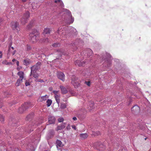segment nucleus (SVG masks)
<instances>
[{
    "mask_svg": "<svg viewBox=\"0 0 151 151\" xmlns=\"http://www.w3.org/2000/svg\"><path fill=\"white\" fill-rule=\"evenodd\" d=\"M29 35L30 41L33 43L35 42L38 39L37 38L39 36V33L37 30L34 29L29 34Z\"/></svg>",
    "mask_w": 151,
    "mask_h": 151,
    "instance_id": "f257e3e1",
    "label": "nucleus"
},
{
    "mask_svg": "<svg viewBox=\"0 0 151 151\" xmlns=\"http://www.w3.org/2000/svg\"><path fill=\"white\" fill-rule=\"evenodd\" d=\"M32 106V105L30 103H25L24 104H22L21 106L19 108V112L20 113H22L29 107Z\"/></svg>",
    "mask_w": 151,
    "mask_h": 151,
    "instance_id": "f03ea898",
    "label": "nucleus"
},
{
    "mask_svg": "<svg viewBox=\"0 0 151 151\" xmlns=\"http://www.w3.org/2000/svg\"><path fill=\"white\" fill-rule=\"evenodd\" d=\"M29 17V13L27 11L24 13L22 18L21 21V23L24 25L27 22L28 19Z\"/></svg>",
    "mask_w": 151,
    "mask_h": 151,
    "instance_id": "7ed1b4c3",
    "label": "nucleus"
},
{
    "mask_svg": "<svg viewBox=\"0 0 151 151\" xmlns=\"http://www.w3.org/2000/svg\"><path fill=\"white\" fill-rule=\"evenodd\" d=\"M19 25V23L17 22H13L11 23V27L14 30H16L18 32L20 30Z\"/></svg>",
    "mask_w": 151,
    "mask_h": 151,
    "instance_id": "20e7f679",
    "label": "nucleus"
},
{
    "mask_svg": "<svg viewBox=\"0 0 151 151\" xmlns=\"http://www.w3.org/2000/svg\"><path fill=\"white\" fill-rule=\"evenodd\" d=\"M71 83L75 87H77L79 85V81L78 78L75 76L72 77Z\"/></svg>",
    "mask_w": 151,
    "mask_h": 151,
    "instance_id": "39448f33",
    "label": "nucleus"
},
{
    "mask_svg": "<svg viewBox=\"0 0 151 151\" xmlns=\"http://www.w3.org/2000/svg\"><path fill=\"white\" fill-rule=\"evenodd\" d=\"M58 78L64 82L65 80V75L64 73L61 72H58L57 74Z\"/></svg>",
    "mask_w": 151,
    "mask_h": 151,
    "instance_id": "423d86ee",
    "label": "nucleus"
},
{
    "mask_svg": "<svg viewBox=\"0 0 151 151\" xmlns=\"http://www.w3.org/2000/svg\"><path fill=\"white\" fill-rule=\"evenodd\" d=\"M131 110L134 113H138L140 111V108L138 106L135 105L132 108Z\"/></svg>",
    "mask_w": 151,
    "mask_h": 151,
    "instance_id": "0eeeda50",
    "label": "nucleus"
},
{
    "mask_svg": "<svg viewBox=\"0 0 151 151\" xmlns=\"http://www.w3.org/2000/svg\"><path fill=\"white\" fill-rule=\"evenodd\" d=\"M16 52V50H14V48L13 47H10L9 48L8 50L7 55H10L11 53H12V55H13L15 54Z\"/></svg>",
    "mask_w": 151,
    "mask_h": 151,
    "instance_id": "6e6552de",
    "label": "nucleus"
},
{
    "mask_svg": "<svg viewBox=\"0 0 151 151\" xmlns=\"http://www.w3.org/2000/svg\"><path fill=\"white\" fill-rule=\"evenodd\" d=\"M86 63V62L82 61L81 62L79 60H76L75 62V64L77 65H78L79 66H84L85 63Z\"/></svg>",
    "mask_w": 151,
    "mask_h": 151,
    "instance_id": "1a4fd4ad",
    "label": "nucleus"
},
{
    "mask_svg": "<svg viewBox=\"0 0 151 151\" xmlns=\"http://www.w3.org/2000/svg\"><path fill=\"white\" fill-rule=\"evenodd\" d=\"M60 87L61 90V93L63 94H65L68 93L67 89L62 85L60 86Z\"/></svg>",
    "mask_w": 151,
    "mask_h": 151,
    "instance_id": "9d476101",
    "label": "nucleus"
},
{
    "mask_svg": "<svg viewBox=\"0 0 151 151\" xmlns=\"http://www.w3.org/2000/svg\"><path fill=\"white\" fill-rule=\"evenodd\" d=\"M55 118L53 116H50L48 119V122L50 124H54L55 122Z\"/></svg>",
    "mask_w": 151,
    "mask_h": 151,
    "instance_id": "9b49d317",
    "label": "nucleus"
},
{
    "mask_svg": "<svg viewBox=\"0 0 151 151\" xmlns=\"http://www.w3.org/2000/svg\"><path fill=\"white\" fill-rule=\"evenodd\" d=\"M65 125L66 124L65 123H62L60 125L58 126L56 128V130L58 131L59 130L64 129L65 127Z\"/></svg>",
    "mask_w": 151,
    "mask_h": 151,
    "instance_id": "f8f14e48",
    "label": "nucleus"
},
{
    "mask_svg": "<svg viewBox=\"0 0 151 151\" xmlns=\"http://www.w3.org/2000/svg\"><path fill=\"white\" fill-rule=\"evenodd\" d=\"M79 136L81 139H83L87 138L88 135L87 133H82L80 134Z\"/></svg>",
    "mask_w": 151,
    "mask_h": 151,
    "instance_id": "ddd939ff",
    "label": "nucleus"
},
{
    "mask_svg": "<svg viewBox=\"0 0 151 151\" xmlns=\"http://www.w3.org/2000/svg\"><path fill=\"white\" fill-rule=\"evenodd\" d=\"M24 73L23 72L21 71L19 72L17 74L19 77L18 79L23 80L24 78Z\"/></svg>",
    "mask_w": 151,
    "mask_h": 151,
    "instance_id": "4468645a",
    "label": "nucleus"
},
{
    "mask_svg": "<svg viewBox=\"0 0 151 151\" xmlns=\"http://www.w3.org/2000/svg\"><path fill=\"white\" fill-rule=\"evenodd\" d=\"M56 146L57 148L59 147H62L64 146V145L62 144V142L60 140H57L56 141Z\"/></svg>",
    "mask_w": 151,
    "mask_h": 151,
    "instance_id": "2eb2a0df",
    "label": "nucleus"
},
{
    "mask_svg": "<svg viewBox=\"0 0 151 151\" xmlns=\"http://www.w3.org/2000/svg\"><path fill=\"white\" fill-rule=\"evenodd\" d=\"M48 96L46 95H45L42 96L40 98L38 99V101H39L40 102H42L43 101H45L48 98Z\"/></svg>",
    "mask_w": 151,
    "mask_h": 151,
    "instance_id": "dca6fc26",
    "label": "nucleus"
},
{
    "mask_svg": "<svg viewBox=\"0 0 151 151\" xmlns=\"http://www.w3.org/2000/svg\"><path fill=\"white\" fill-rule=\"evenodd\" d=\"M31 63V60L30 59H24L23 61V63L24 65H29Z\"/></svg>",
    "mask_w": 151,
    "mask_h": 151,
    "instance_id": "f3484780",
    "label": "nucleus"
},
{
    "mask_svg": "<svg viewBox=\"0 0 151 151\" xmlns=\"http://www.w3.org/2000/svg\"><path fill=\"white\" fill-rule=\"evenodd\" d=\"M60 96L58 95H56L55 96V98L57 103L59 104L60 102Z\"/></svg>",
    "mask_w": 151,
    "mask_h": 151,
    "instance_id": "a211bd4d",
    "label": "nucleus"
},
{
    "mask_svg": "<svg viewBox=\"0 0 151 151\" xmlns=\"http://www.w3.org/2000/svg\"><path fill=\"white\" fill-rule=\"evenodd\" d=\"M22 79H18L15 85L17 86H18L20 85V83L22 82Z\"/></svg>",
    "mask_w": 151,
    "mask_h": 151,
    "instance_id": "6ab92c4d",
    "label": "nucleus"
},
{
    "mask_svg": "<svg viewBox=\"0 0 151 151\" xmlns=\"http://www.w3.org/2000/svg\"><path fill=\"white\" fill-rule=\"evenodd\" d=\"M50 31L49 28H45L44 30V33L45 34H49L50 33Z\"/></svg>",
    "mask_w": 151,
    "mask_h": 151,
    "instance_id": "aec40b11",
    "label": "nucleus"
},
{
    "mask_svg": "<svg viewBox=\"0 0 151 151\" xmlns=\"http://www.w3.org/2000/svg\"><path fill=\"white\" fill-rule=\"evenodd\" d=\"M38 69V68L34 65L31 68V72L33 73L34 72H36Z\"/></svg>",
    "mask_w": 151,
    "mask_h": 151,
    "instance_id": "412c9836",
    "label": "nucleus"
},
{
    "mask_svg": "<svg viewBox=\"0 0 151 151\" xmlns=\"http://www.w3.org/2000/svg\"><path fill=\"white\" fill-rule=\"evenodd\" d=\"M31 75L34 78H37L38 76V75L36 72H34L33 73L31 72Z\"/></svg>",
    "mask_w": 151,
    "mask_h": 151,
    "instance_id": "4be33fe9",
    "label": "nucleus"
},
{
    "mask_svg": "<svg viewBox=\"0 0 151 151\" xmlns=\"http://www.w3.org/2000/svg\"><path fill=\"white\" fill-rule=\"evenodd\" d=\"M33 25V22H31L27 27V29H29L31 28Z\"/></svg>",
    "mask_w": 151,
    "mask_h": 151,
    "instance_id": "5701e85b",
    "label": "nucleus"
},
{
    "mask_svg": "<svg viewBox=\"0 0 151 151\" xmlns=\"http://www.w3.org/2000/svg\"><path fill=\"white\" fill-rule=\"evenodd\" d=\"M100 134V132L99 131H97L96 132H92V135H93L94 136H98Z\"/></svg>",
    "mask_w": 151,
    "mask_h": 151,
    "instance_id": "b1692460",
    "label": "nucleus"
},
{
    "mask_svg": "<svg viewBox=\"0 0 151 151\" xmlns=\"http://www.w3.org/2000/svg\"><path fill=\"white\" fill-rule=\"evenodd\" d=\"M46 103H47V106L49 107L51 105L52 103V101L51 100L48 99L46 101Z\"/></svg>",
    "mask_w": 151,
    "mask_h": 151,
    "instance_id": "393cba45",
    "label": "nucleus"
},
{
    "mask_svg": "<svg viewBox=\"0 0 151 151\" xmlns=\"http://www.w3.org/2000/svg\"><path fill=\"white\" fill-rule=\"evenodd\" d=\"M2 63L5 65H12V63L11 62H7L6 60H4L2 62Z\"/></svg>",
    "mask_w": 151,
    "mask_h": 151,
    "instance_id": "a878e982",
    "label": "nucleus"
},
{
    "mask_svg": "<svg viewBox=\"0 0 151 151\" xmlns=\"http://www.w3.org/2000/svg\"><path fill=\"white\" fill-rule=\"evenodd\" d=\"M66 106L65 104L61 103L60 105V108L62 109H64L66 108Z\"/></svg>",
    "mask_w": 151,
    "mask_h": 151,
    "instance_id": "bb28decb",
    "label": "nucleus"
},
{
    "mask_svg": "<svg viewBox=\"0 0 151 151\" xmlns=\"http://www.w3.org/2000/svg\"><path fill=\"white\" fill-rule=\"evenodd\" d=\"M41 65V63L40 62H38L35 65H34V66H35L36 67L39 69L40 68Z\"/></svg>",
    "mask_w": 151,
    "mask_h": 151,
    "instance_id": "cd10ccee",
    "label": "nucleus"
},
{
    "mask_svg": "<svg viewBox=\"0 0 151 151\" xmlns=\"http://www.w3.org/2000/svg\"><path fill=\"white\" fill-rule=\"evenodd\" d=\"M104 146L103 145H99V147H98L97 148V149H98L99 150H103V149H101L102 148H104Z\"/></svg>",
    "mask_w": 151,
    "mask_h": 151,
    "instance_id": "c85d7f7f",
    "label": "nucleus"
},
{
    "mask_svg": "<svg viewBox=\"0 0 151 151\" xmlns=\"http://www.w3.org/2000/svg\"><path fill=\"white\" fill-rule=\"evenodd\" d=\"M4 117L1 115L0 114V121L1 122H4Z\"/></svg>",
    "mask_w": 151,
    "mask_h": 151,
    "instance_id": "c756f323",
    "label": "nucleus"
},
{
    "mask_svg": "<svg viewBox=\"0 0 151 151\" xmlns=\"http://www.w3.org/2000/svg\"><path fill=\"white\" fill-rule=\"evenodd\" d=\"M60 45V44L59 43H54L53 44L52 46L53 47H56L58 46H59Z\"/></svg>",
    "mask_w": 151,
    "mask_h": 151,
    "instance_id": "7c9ffc66",
    "label": "nucleus"
},
{
    "mask_svg": "<svg viewBox=\"0 0 151 151\" xmlns=\"http://www.w3.org/2000/svg\"><path fill=\"white\" fill-rule=\"evenodd\" d=\"M31 47L30 45H27V50L29 51L31 50Z\"/></svg>",
    "mask_w": 151,
    "mask_h": 151,
    "instance_id": "2f4dec72",
    "label": "nucleus"
},
{
    "mask_svg": "<svg viewBox=\"0 0 151 151\" xmlns=\"http://www.w3.org/2000/svg\"><path fill=\"white\" fill-rule=\"evenodd\" d=\"M64 120V119L62 117H60L58 119V120L59 122H61L63 121Z\"/></svg>",
    "mask_w": 151,
    "mask_h": 151,
    "instance_id": "473e14b6",
    "label": "nucleus"
},
{
    "mask_svg": "<svg viewBox=\"0 0 151 151\" xmlns=\"http://www.w3.org/2000/svg\"><path fill=\"white\" fill-rule=\"evenodd\" d=\"M32 116H33L32 115H29L27 116L26 118L28 120H29V119L32 118Z\"/></svg>",
    "mask_w": 151,
    "mask_h": 151,
    "instance_id": "72a5a7b5",
    "label": "nucleus"
},
{
    "mask_svg": "<svg viewBox=\"0 0 151 151\" xmlns=\"http://www.w3.org/2000/svg\"><path fill=\"white\" fill-rule=\"evenodd\" d=\"M85 83L88 86H90V85L91 83L90 81H86Z\"/></svg>",
    "mask_w": 151,
    "mask_h": 151,
    "instance_id": "f704fd0d",
    "label": "nucleus"
},
{
    "mask_svg": "<svg viewBox=\"0 0 151 151\" xmlns=\"http://www.w3.org/2000/svg\"><path fill=\"white\" fill-rule=\"evenodd\" d=\"M53 93L55 94V95H57V94L58 93L59 91H53Z\"/></svg>",
    "mask_w": 151,
    "mask_h": 151,
    "instance_id": "c9c22d12",
    "label": "nucleus"
},
{
    "mask_svg": "<svg viewBox=\"0 0 151 151\" xmlns=\"http://www.w3.org/2000/svg\"><path fill=\"white\" fill-rule=\"evenodd\" d=\"M14 151H22L21 150V149H19L18 148H16L14 150Z\"/></svg>",
    "mask_w": 151,
    "mask_h": 151,
    "instance_id": "e433bc0d",
    "label": "nucleus"
},
{
    "mask_svg": "<svg viewBox=\"0 0 151 151\" xmlns=\"http://www.w3.org/2000/svg\"><path fill=\"white\" fill-rule=\"evenodd\" d=\"M30 85V83L29 82H28L27 81H26L25 82V85L26 86H28Z\"/></svg>",
    "mask_w": 151,
    "mask_h": 151,
    "instance_id": "4c0bfd02",
    "label": "nucleus"
},
{
    "mask_svg": "<svg viewBox=\"0 0 151 151\" xmlns=\"http://www.w3.org/2000/svg\"><path fill=\"white\" fill-rule=\"evenodd\" d=\"M54 2L55 3H60L61 2V0H55Z\"/></svg>",
    "mask_w": 151,
    "mask_h": 151,
    "instance_id": "58836bf2",
    "label": "nucleus"
},
{
    "mask_svg": "<svg viewBox=\"0 0 151 151\" xmlns=\"http://www.w3.org/2000/svg\"><path fill=\"white\" fill-rule=\"evenodd\" d=\"M67 129L68 130L70 128V124H68V126H67Z\"/></svg>",
    "mask_w": 151,
    "mask_h": 151,
    "instance_id": "ea45409f",
    "label": "nucleus"
},
{
    "mask_svg": "<svg viewBox=\"0 0 151 151\" xmlns=\"http://www.w3.org/2000/svg\"><path fill=\"white\" fill-rule=\"evenodd\" d=\"M71 23H72L74 21V19L72 17V16H71Z\"/></svg>",
    "mask_w": 151,
    "mask_h": 151,
    "instance_id": "a19ab883",
    "label": "nucleus"
},
{
    "mask_svg": "<svg viewBox=\"0 0 151 151\" xmlns=\"http://www.w3.org/2000/svg\"><path fill=\"white\" fill-rule=\"evenodd\" d=\"M91 106H90L91 109H90L91 110L93 108L94 104L93 103H91Z\"/></svg>",
    "mask_w": 151,
    "mask_h": 151,
    "instance_id": "79ce46f5",
    "label": "nucleus"
},
{
    "mask_svg": "<svg viewBox=\"0 0 151 151\" xmlns=\"http://www.w3.org/2000/svg\"><path fill=\"white\" fill-rule=\"evenodd\" d=\"M72 127L73 129H74L75 130H76V127L75 125H72Z\"/></svg>",
    "mask_w": 151,
    "mask_h": 151,
    "instance_id": "37998d69",
    "label": "nucleus"
},
{
    "mask_svg": "<svg viewBox=\"0 0 151 151\" xmlns=\"http://www.w3.org/2000/svg\"><path fill=\"white\" fill-rule=\"evenodd\" d=\"M44 42H49L48 39V38H46L44 41Z\"/></svg>",
    "mask_w": 151,
    "mask_h": 151,
    "instance_id": "c03bdc74",
    "label": "nucleus"
},
{
    "mask_svg": "<svg viewBox=\"0 0 151 151\" xmlns=\"http://www.w3.org/2000/svg\"><path fill=\"white\" fill-rule=\"evenodd\" d=\"M38 81L41 83L44 82V80L42 79H39Z\"/></svg>",
    "mask_w": 151,
    "mask_h": 151,
    "instance_id": "a18cd8bd",
    "label": "nucleus"
},
{
    "mask_svg": "<svg viewBox=\"0 0 151 151\" xmlns=\"http://www.w3.org/2000/svg\"><path fill=\"white\" fill-rule=\"evenodd\" d=\"M73 119L74 121H76V120H77V118L76 117H73Z\"/></svg>",
    "mask_w": 151,
    "mask_h": 151,
    "instance_id": "49530a36",
    "label": "nucleus"
},
{
    "mask_svg": "<svg viewBox=\"0 0 151 151\" xmlns=\"http://www.w3.org/2000/svg\"><path fill=\"white\" fill-rule=\"evenodd\" d=\"M16 64L17 66H18L19 65V61H17L16 62Z\"/></svg>",
    "mask_w": 151,
    "mask_h": 151,
    "instance_id": "de8ad7c7",
    "label": "nucleus"
},
{
    "mask_svg": "<svg viewBox=\"0 0 151 151\" xmlns=\"http://www.w3.org/2000/svg\"><path fill=\"white\" fill-rule=\"evenodd\" d=\"M88 51L89 52H92V50H91L90 49H89L88 50Z\"/></svg>",
    "mask_w": 151,
    "mask_h": 151,
    "instance_id": "09e8293b",
    "label": "nucleus"
},
{
    "mask_svg": "<svg viewBox=\"0 0 151 151\" xmlns=\"http://www.w3.org/2000/svg\"><path fill=\"white\" fill-rule=\"evenodd\" d=\"M15 60H16L15 59H13L12 60V61L14 62L15 61Z\"/></svg>",
    "mask_w": 151,
    "mask_h": 151,
    "instance_id": "8fccbe9b",
    "label": "nucleus"
},
{
    "mask_svg": "<svg viewBox=\"0 0 151 151\" xmlns=\"http://www.w3.org/2000/svg\"><path fill=\"white\" fill-rule=\"evenodd\" d=\"M2 54H0V58H1L2 57Z\"/></svg>",
    "mask_w": 151,
    "mask_h": 151,
    "instance_id": "3c124183",
    "label": "nucleus"
},
{
    "mask_svg": "<svg viewBox=\"0 0 151 151\" xmlns=\"http://www.w3.org/2000/svg\"><path fill=\"white\" fill-rule=\"evenodd\" d=\"M27 1V0H22V1L23 2H25Z\"/></svg>",
    "mask_w": 151,
    "mask_h": 151,
    "instance_id": "603ef678",
    "label": "nucleus"
},
{
    "mask_svg": "<svg viewBox=\"0 0 151 151\" xmlns=\"http://www.w3.org/2000/svg\"><path fill=\"white\" fill-rule=\"evenodd\" d=\"M2 104L0 102V108L1 107Z\"/></svg>",
    "mask_w": 151,
    "mask_h": 151,
    "instance_id": "864d4df0",
    "label": "nucleus"
},
{
    "mask_svg": "<svg viewBox=\"0 0 151 151\" xmlns=\"http://www.w3.org/2000/svg\"><path fill=\"white\" fill-rule=\"evenodd\" d=\"M2 54L1 51H0V54Z\"/></svg>",
    "mask_w": 151,
    "mask_h": 151,
    "instance_id": "5fc2aeb1",
    "label": "nucleus"
},
{
    "mask_svg": "<svg viewBox=\"0 0 151 151\" xmlns=\"http://www.w3.org/2000/svg\"><path fill=\"white\" fill-rule=\"evenodd\" d=\"M1 21H2V20H1V19H0V22H1Z\"/></svg>",
    "mask_w": 151,
    "mask_h": 151,
    "instance_id": "6e6d98bb",
    "label": "nucleus"
},
{
    "mask_svg": "<svg viewBox=\"0 0 151 151\" xmlns=\"http://www.w3.org/2000/svg\"><path fill=\"white\" fill-rule=\"evenodd\" d=\"M45 151H50L49 150H45Z\"/></svg>",
    "mask_w": 151,
    "mask_h": 151,
    "instance_id": "4d7b16f0",
    "label": "nucleus"
},
{
    "mask_svg": "<svg viewBox=\"0 0 151 151\" xmlns=\"http://www.w3.org/2000/svg\"><path fill=\"white\" fill-rule=\"evenodd\" d=\"M17 69L19 70V68H17Z\"/></svg>",
    "mask_w": 151,
    "mask_h": 151,
    "instance_id": "13d9d810",
    "label": "nucleus"
},
{
    "mask_svg": "<svg viewBox=\"0 0 151 151\" xmlns=\"http://www.w3.org/2000/svg\"><path fill=\"white\" fill-rule=\"evenodd\" d=\"M53 134H54V131H53Z\"/></svg>",
    "mask_w": 151,
    "mask_h": 151,
    "instance_id": "bf43d9fd",
    "label": "nucleus"
},
{
    "mask_svg": "<svg viewBox=\"0 0 151 151\" xmlns=\"http://www.w3.org/2000/svg\"><path fill=\"white\" fill-rule=\"evenodd\" d=\"M6 151H9L8 149Z\"/></svg>",
    "mask_w": 151,
    "mask_h": 151,
    "instance_id": "052dcab7",
    "label": "nucleus"
},
{
    "mask_svg": "<svg viewBox=\"0 0 151 151\" xmlns=\"http://www.w3.org/2000/svg\"><path fill=\"white\" fill-rule=\"evenodd\" d=\"M50 90H51V88H50Z\"/></svg>",
    "mask_w": 151,
    "mask_h": 151,
    "instance_id": "680f3d73",
    "label": "nucleus"
}]
</instances>
